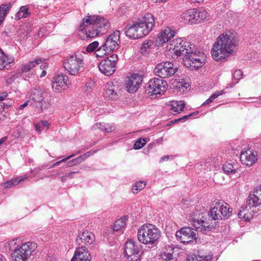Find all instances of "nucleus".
Wrapping results in <instances>:
<instances>
[{
  "label": "nucleus",
  "instance_id": "f257e3e1",
  "mask_svg": "<svg viewBox=\"0 0 261 261\" xmlns=\"http://www.w3.org/2000/svg\"><path fill=\"white\" fill-rule=\"evenodd\" d=\"M189 219L196 230L190 227H185L176 231L175 234L177 240L184 244L190 243L194 241L196 242L197 231L206 234L214 228L213 225L211 223V220L202 213L191 215Z\"/></svg>",
  "mask_w": 261,
  "mask_h": 261
},
{
  "label": "nucleus",
  "instance_id": "f03ea898",
  "mask_svg": "<svg viewBox=\"0 0 261 261\" xmlns=\"http://www.w3.org/2000/svg\"><path fill=\"white\" fill-rule=\"evenodd\" d=\"M110 27L108 19L99 15H90L83 19L78 35L82 40H88L107 33Z\"/></svg>",
  "mask_w": 261,
  "mask_h": 261
},
{
  "label": "nucleus",
  "instance_id": "7ed1b4c3",
  "mask_svg": "<svg viewBox=\"0 0 261 261\" xmlns=\"http://www.w3.org/2000/svg\"><path fill=\"white\" fill-rule=\"evenodd\" d=\"M237 47L236 37L229 33L221 34L213 45L211 54L216 61H221L232 55Z\"/></svg>",
  "mask_w": 261,
  "mask_h": 261
},
{
  "label": "nucleus",
  "instance_id": "20e7f679",
  "mask_svg": "<svg viewBox=\"0 0 261 261\" xmlns=\"http://www.w3.org/2000/svg\"><path fill=\"white\" fill-rule=\"evenodd\" d=\"M5 247L12 252L14 261H25L37 248L36 243L28 242L22 243L19 240H12L5 244Z\"/></svg>",
  "mask_w": 261,
  "mask_h": 261
},
{
  "label": "nucleus",
  "instance_id": "39448f33",
  "mask_svg": "<svg viewBox=\"0 0 261 261\" xmlns=\"http://www.w3.org/2000/svg\"><path fill=\"white\" fill-rule=\"evenodd\" d=\"M5 247L12 252L14 261H25L37 248L36 243L28 242L22 243L19 240H12L5 244Z\"/></svg>",
  "mask_w": 261,
  "mask_h": 261
},
{
  "label": "nucleus",
  "instance_id": "423d86ee",
  "mask_svg": "<svg viewBox=\"0 0 261 261\" xmlns=\"http://www.w3.org/2000/svg\"><path fill=\"white\" fill-rule=\"evenodd\" d=\"M5 247L12 252L14 261H25L37 248L36 243L28 242L22 243L19 240H12L5 244Z\"/></svg>",
  "mask_w": 261,
  "mask_h": 261
},
{
  "label": "nucleus",
  "instance_id": "0eeeda50",
  "mask_svg": "<svg viewBox=\"0 0 261 261\" xmlns=\"http://www.w3.org/2000/svg\"><path fill=\"white\" fill-rule=\"evenodd\" d=\"M154 25L153 16L151 14H145L142 19H138L132 25V39H139L148 35Z\"/></svg>",
  "mask_w": 261,
  "mask_h": 261
},
{
  "label": "nucleus",
  "instance_id": "6e6552de",
  "mask_svg": "<svg viewBox=\"0 0 261 261\" xmlns=\"http://www.w3.org/2000/svg\"><path fill=\"white\" fill-rule=\"evenodd\" d=\"M160 230L152 224L143 225L138 230L139 241L144 244L155 243L161 236Z\"/></svg>",
  "mask_w": 261,
  "mask_h": 261
},
{
  "label": "nucleus",
  "instance_id": "1a4fd4ad",
  "mask_svg": "<svg viewBox=\"0 0 261 261\" xmlns=\"http://www.w3.org/2000/svg\"><path fill=\"white\" fill-rule=\"evenodd\" d=\"M84 65L82 56L75 54L67 57L64 62V67L67 72L74 76L83 71Z\"/></svg>",
  "mask_w": 261,
  "mask_h": 261
},
{
  "label": "nucleus",
  "instance_id": "9d476101",
  "mask_svg": "<svg viewBox=\"0 0 261 261\" xmlns=\"http://www.w3.org/2000/svg\"><path fill=\"white\" fill-rule=\"evenodd\" d=\"M167 82L160 78H153L147 84L146 92L151 98H155L164 94L167 88Z\"/></svg>",
  "mask_w": 261,
  "mask_h": 261
},
{
  "label": "nucleus",
  "instance_id": "9b49d317",
  "mask_svg": "<svg viewBox=\"0 0 261 261\" xmlns=\"http://www.w3.org/2000/svg\"><path fill=\"white\" fill-rule=\"evenodd\" d=\"M194 45L191 48L185 57H183V62L185 66L191 70L197 69L201 67L204 61L205 57L202 53L195 50Z\"/></svg>",
  "mask_w": 261,
  "mask_h": 261
},
{
  "label": "nucleus",
  "instance_id": "f8f14e48",
  "mask_svg": "<svg viewBox=\"0 0 261 261\" xmlns=\"http://www.w3.org/2000/svg\"><path fill=\"white\" fill-rule=\"evenodd\" d=\"M193 45L189 42L182 40L181 38H177L173 39L170 42L169 45L167 46V49L177 57L180 56L185 57L186 54H188L191 50Z\"/></svg>",
  "mask_w": 261,
  "mask_h": 261
},
{
  "label": "nucleus",
  "instance_id": "ddd939ff",
  "mask_svg": "<svg viewBox=\"0 0 261 261\" xmlns=\"http://www.w3.org/2000/svg\"><path fill=\"white\" fill-rule=\"evenodd\" d=\"M231 212L229 205L224 202H218L210 211L208 216L212 220L226 219L230 217Z\"/></svg>",
  "mask_w": 261,
  "mask_h": 261
},
{
  "label": "nucleus",
  "instance_id": "4468645a",
  "mask_svg": "<svg viewBox=\"0 0 261 261\" xmlns=\"http://www.w3.org/2000/svg\"><path fill=\"white\" fill-rule=\"evenodd\" d=\"M177 70V66L171 62H163L157 64L154 72L162 79L168 78L173 75Z\"/></svg>",
  "mask_w": 261,
  "mask_h": 261
},
{
  "label": "nucleus",
  "instance_id": "2eb2a0df",
  "mask_svg": "<svg viewBox=\"0 0 261 261\" xmlns=\"http://www.w3.org/2000/svg\"><path fill=\"white\" fill-rule=\"evenodd\" d=\"M118 57L116 54H113L102 60L98 65L100 71L106 76L113 74L116 70V63Z\"/></svg>",
  "mask_w": 261,
  "mask_h": 261
},
{
  "label": "nucleus",
  "instance_id": "dca6fc26",
  "mask_svg": "<svg viewBox=\"0 0 261 261\" xmlns=\"http://www.w3.org/2000/svg\"><path fill=\"white\" fill-rule=\"evenodd\" d=\"M120 90L118 82L115 80L111 81L106 84L103 96L109 100L117 101L120 98Z\"/></svg>",
  "mask_w": 261,
  "mask_h": 261
},
{
  "label": "nucleus",
  "instance_id": "f3484780",
  "mask_svg": "<svg viewBox=\"0 0 261 261\" xmlns=\"http://www.w3.org/2000/svg\"><path fill=\"white\" fill-rule=\"evenodd\" d=\"M54 80L52 88L55 92H59L69 87L70 84L67 82L68 77L67 75L58 74L54 77Z\"/></svg>",
  "mask_w": 261,
  "mask_h": 261
},
{
  "label": "nucleus",
  "instance_id": "a211bd4d",
  "mask_svg": "<svg viewBox=\"0 0 261 261\" xmlns=\"http://www.w3.org/2000/svg\"><path fill=\"white\" fill-rule=\"evenodd\" d=\"M119 42V32L118 31L115 32L113 34L109 35L106 39L103 44V47L108 50H114L118 48V42Z\"/></svg>",
  "mask_w": 261,
  "mask_h": 261
},
{
  "label": "nucleus",
  "instance_id": "6ab92c4d",
  "mask_svg": "<svg viewBox=\"0 0 261 261\" xmlns=\"http://www.w3.org/2000/svg\"><path fill=\"white\" fill-rule=\"evenodd\" d=\"M91 256L87 249L82 245L76 248L71 261H91Z\"/></svg>",
  "mask_w": 261,
  "mask_h": 261
},
{
  "label": "nucleus",
  "instance_id": "aec40b11",
  "mask_svg": "<svg viewBox=\"0 0 261 261\" xmlns=\"http://www.w3.org/2000/svg\"><path fill=\"white\" fill-rule=\"evenodd\" d=\"M240 161L242 164L250 167L257 162V155L251 150H247L241 153Z\"/></svg>",
  "mask_w": 261,
  "mask_h": 261
},
{
  "label": "nucleus",
  "instance_id": "412c9836",
  "mask_svg": "<svg viewBox=\"0 0 261 261\" xmlns=\"http://www.w3.org/2000/svg\"><path fill=\"white\" fill-rule=\"evenodd\" d=\"M175 32L170 28H167L165 29L158 35L155 40V45L158 46L162 45L173 38Z\"/></svg>",
  "mask_w": 261,
  "mask_h": 261
},
{
  "label": "nucleus",
  "instance_id": "4be33fe9",
  "mask_svg": "<svg viewBox=\"0 0 261 261\" xmlns=\"http://www.w3.org/2000/svg\"><path fill=\"white\" fill-rule=\"evenodd\" d=\"M94 234L89 231H84L81 234H78L76 238V244L79 246H82V243H84L86 245H91L95 241Z\"/></svg>",
  "mask_w": 261,
  "mask_h": 261
},
{
  "label": "nucleus",
  "instance_id": "5701e85b",
  "mask_svg": "<svg viewBox=\"0 0 261 261\" xmlns=\"http://www.w3.org/2000/svg\"><path fill=\"white\" fill-rule=\"evenodd\" d=\"M247 204L250 206H257L261 204V186H258L251 194L247 199Z\"/></svg>",
  "mask_w": 261,
  "mask_h": 261
},
{
  "label": "nucleus",
  "instance_id": "b1692460",
  "mask_svg": "<svg viewBox=\"0 0 261 261\" xmlns=\"http://www.w3.org/2000/svg\"><path fill=\"white\" fill-rule=\"evenodd\" d=\"M48 93L40 88L34 89L32 90L30 98L35 102H42L44 99L47 98Z\"/></svg>",
  "mask_w": 261,
  "mask_h": 261
},
{
  "label": "nucleus",
  "instance_id": "393cba45",
  "mask_svg": "<svg viewBox=\"0 0 261 261\" xmlns=\"http://www.w3.org/2000/svg\"><path fill=\"white\" fill-rule=\"evenodd\" d=\"M143 76V73L142 71L132 74V93L137 92L141 87Z\"/></svg>",
  "mask_w": 261,
  "mask_h": 261
},
{
  "label": "nucleus",
  "instance_id": "a878e982",
  "mask_svg": "<svg viewBox=\"0 0 261 261\" xmlns=\"http://www.w3.org/2000/svg\"><path fill=\"white\" fill-rule=\"evenodd\" d=\"M196 9H190L183 12L181 17L186 23H194L197 22V18H196Z\"/></svg>",
  "mask_w": 261,
  "mask_h": 261
},
{
  "label": "nucleus",
  "instance_id": "bb28decb",
  "mask_svg": "<svg viewBox=\"0 0 261 261\" xmlns=\"http://www.w3.org/2000/svg\"><path fill=\"white\" fill-rule=\"evenodd\" d=\"M255 206H250L247 203L245 205H243L241 207L238 213L239 218L240 219H243L245 221H249L253 216L251 208Z\"/></svg>",
  "mask_w": 261,
  "mask_h": 261
},
{
  "label": "nucleus",
  "instance_id": "cd10ccee",
  "mask_svg": "<svg viewBox=\"0 0 261 261\" xmlns=\"http://www.w3.org/2000/svg\"><path fill=\"white\" fill-rule=\"evenodd\" d=\"M132 261H140V256L142 254V245L132 240Z\"/></svg>",
  "mask_w": 261,
  "mask_h": 261
},
{
  "label": "nucleus",
  "instance_id": "c85d7f7f",
  "mask_svg": "<svg viewBox=\"0 0 261 261\" xmlns=\"http://www.w3.org/2000/svg\"><path fill=\"white\" fill-rule=\"evenodd\" d=\"M14 61L13 57L6 55L4 51L0 49V69H4L7 65L13 63Z\"/></svg>",
  "mask_w": 261,
  "mask_h": 261
},
{
  "label": "nucleus",
  "instance_id": "c756f323",
  "mask_svg": "<svg viewBox=\"0 0 261 261\" xmlns=\"http://www.w3.org/2000/svg\"><path fill=\"white\" fill-rule=\"evenodd\" d=\"M41 58L36 59L33 61H31L27 63L23 64L21 67V71L22 72H28L35 68L37 65L42 62Z\"/></svg>",
  "mask_w": 261,
  "mask_h": 261
},
{
  "label": "nucleus",
  "instance_id": "7c9ffc66",
  "mask_svg": "<svg viewBox=\"0 0 261 261\" xmlns=\"http://www.w3.org/2000/svg\"><path fill=\"white\" fill-rule=\"evenodd\" d=\"M154 46V41L152 40H145L142 44L139 52L142 55L148 54L150 50L153 48Z\"/></svg>",
  "mask_w": 261,
  "mask_h": 261
},
{
  "label": "nucleus",
  "instance_id": "2f4dec72",
  "mask_svg": "<svg viewBox=\"0 0 261 261\" xmlns=\"http://www.w3.org/2000/svg\"><path fill=\"white\" fill-rule=\"evenodd\" d=\"M239 169V165L235 161L231 163H227L223 166V171L228 174H234Z\"/></svg>",
  "mask_w": 261,
  "mask_h": 261
},
{
  "label": "nucleus",
  "instance_id": "473e14b6",
  "mask_svg": "<svg viewBox=\"0 0 261 261\" xmlns=\"http://www.w3.org/2000/svg\"><path fill=\"white\" fill-rule=\"evenodd\" d=\"M174 250L173 247L170 246L166 247L161 253L162 258L165 260H170L174 259L175 255Z\"/></svg>",
  "mask_w": 261,
  "mask_h": 261
},
{
  "label": "nucleus",
  "instance_id": "72a5a7b5",
  "mask_svg": "<svg viewBox=\"0 0 261 261\" xmlns=\"http://www.w3.org/2000/svg\"><path fill=\"white\" fill-rule=\"evenodd\" d=\"M128 216H123L120 219L116 220L113 225L114 231H119L126 226V222L128 220Z\"/></svg>",
  "mask_w": 261,
  "mask_h": 261
},
{
  "label": "nucleus",
  "instance_id": "f704fd0d",
  "mask_svg": "<svg viewBox=\"0 0 261 261\" xmlns=\"http://www.w3.org/2000/svg\"><path fill=\"white\" fill-rule=\"evenodd\" d=\"M171 113L175 112L179 113L183 111L185 107V103L183 101H172L171 102Z\"/></svg>",
  "mask_w": 261,
  "mask_h": 261
},
{
  "label": "nucleus",
  "instance_id": "c9c22d12",
  "mask_svg": "<svg viewBox=\"0 0 261 261\" xmlns=\"http://www.w3.org/2000/svg\"><path fill=\"white\" fill-rule=\"evenodd\" d=\"M10 4H3L0 6V25L4 21L7 13L10 10Z\"/></svg>",
  "mask_w": 261,
  "mask_h": 261
},
{
  "label": "nucleus",
  "instance_id": "e433bc0d",
  "mask_svg": "<svg viewBox=\"0 0 261 261\" xmlns=\"http://www.w3.org/2000/svg\"><path fill=\"white\" fill-rule=\"evenodd\" d=\"M29 14L28 7L26 6H21L18 12L15 15V19L19 20L21 18H25Z\"/></svg>",
  "mask_w": 261,
  "mask_h": 261
},
{
  "label": "nucleus",
  "instance_id": "4c0bfd02",
  "mask_svg": "<svg viewBox=\"0 0 261 261\" xmlns=\"http://www.w3.org/2000/svg\"><path fill=\"white\" fill-rule=\"evenodd\" d=\"M196 18L197 21L200 22L202 20L208 19L210 15L205 10H201L197 11L196 10Z\"/></svg>",
  "mask_w": 261,
  "mask_h": 261
},
{
  "label": "nucleus",
  "instance_id": "58836bf2",
  "mask_svg": "<svg viewBox=\"0 0 261 261\" xmlns=\"http://www.w3.org/2000/svg\"><path fill=\"white\" fill-rule=\"evenodd\" d=\"M39 103L40 104V108L42 111L48 109L52 105L50 96L48 95L47 98L44 99L42 102H39Z\"/></svg>",
  "mask_w": 261,
  "mask_h": 261
},
{
  "label": "nucleus",
  "instance_id": "ea45409f",
  "mask_svg": "<svg viewBox=\"0 0 261 261\" xmlns=\"http://www.w3.org/2000/svg\"><path fill=\"white\" fill-rule=\"evenodd\" d=\"M197 255L200 261H211L213 255L207 254L202 250L197 251Z\"/></svg>",
  "mask_w": 261,
  "mask_h": 261
},
{
  "label": "nucleus",
  "instance_id": "a19ab883",
  "mask_svg": "<svg viewBox=\"0 0 261 261\" xmlns=\"http://www.w3.org/2000/svg\"><path fill=\"white\" fill-rule=\"evenodd\" d=\"M223 93H224L223 90L216 91L214 94H213L209 98H208L205 102H204L202 106H205L211 103L215 99L217 98L219 96L223 94Z\"/></svg>",
  "mask_w": 261,
  "mask_h": 261
},
{
  "label": "nucleus",
  "instance_id": "79ce46f5",
  "mask_svg": "<svg viewBox=\"0 0 261 261\" xmlns=\"http://www.w3.org/2000/svg\"><path fill=\"white\" fill-rule=\"evenodd\" d=\"M146 185V183L144 181H138L136 183L135 186L132 188V191L134 193H137L138 191L143 189Z\"/></svg>",
  "mask_w": 261,
  "mask_h": 261
},
{
  "label": "nucleus",
  "instance_id": "37998d69",
  "mask_svg": "<svg viewBox=\"0 0 261 261\" xmlns=\"http://www.w3.org/2000/svg\"><path fill=\"white\" fill-rule=\"evenodd\" d=\"M103 47V44L99 47H98L95 50L94 54L96 57H102L109 52L108 50H106V48Z\"/></svg>",
  "mask_w": 261,
  "mask_h": 261
},
{
  "label": "nucleus",
  "instance_id": "c03bdc74",
  "mask_svg": "<svg viewBox=\"0 0 261 261\" xmlns=\"http://www.w3.org/2000/svg\"><path fill=\"white\" fill-rule=\"evenodd\" d=\"M23 178L18 180L17 179H13L7 181L3 184V186L5 188H9L14 186L17 185L20 182L22 181Z\"/></svg>",
  "mask_w": 261,
  "mask_h": 261
},
{
  "label": "nucleus",
  "instance_id": "a18cd8bd",
  "mask_svg": "<svg viewBox=\"0 0 261 261\" xmlns=\"http://www.w3.org/2000/svg\"><path fill=\"white\" fill-rule=\"evenodd\" d=\"M146 141L144 139L140 138L134 143V148L135 149H140L145 146Z\"/></svg>",
  "mask_w": 261,
  "mask_h": 261
},
{
  "label": "nucleus",
  "instance_id": "49530a36",
  "mask_svg": "<svg viewBox=\"0 0 261 261\" xmlns=\"http://www.w3.org/2000/svg\"><path fill=\"white\" fill-rule=\"evenodd\" d=\"M99 45V42L97 41H93L90 43L86 47V51L88 53H91L97 48Z\"/></svg>",
  "mask_w": 261,
  "mask_h": 261
},
{
  "label": "nucleus",
  "instance_id": "de8ad7c7",
  "mask_svg": "<svg viewBox=\"0 0 261 261\" xmlns=\"http://www.w3.org/2000/svg\"><path fill=\"white\" fill-rule=\"evenodd\" d=\"M124 85L125 90L128 93H130V75H127L125 77Z\"/></svg>",
  "mask_w": 261,
  "mask_h": 261
},
{
  "label": "nucleus",
  "instance_id": "09e8293b",
  "mask_svg": "<svg viewBox=\"0 0 261 261\" xmlns=\"http://www.w3.org/2000/svg\"><path fill=\"white\" fill-rule=\"evenodd\" d=\"M129 243H130V240H127V241H126V242L125 243V248H124V254L125 257L127 259H128L129 257V255H128V252H129L130 251V248H128L127 246V245Z\"/></svg>",
  "mask_w": 261,
  "mask_h": 261
},
{
  "label": "nucleus",
  "instance_id": "8fccbe9b",
  "mask_svg": "<svg viewBox=\"0 0 261 261\" xmlns=\"http://www.w3.org/2000/svg\"><path fill=\"white\" fill-rule=\"evenodd\" d=\"M187 260L188 261H200L198 258V255H197V252L195 253H193L192 254L189 255Z\"/></svg>",
  "mask_w": 261,
  "mask_h": 261
},
{
  "label": "nucleus",
  "instance_id": "3c124183",
  "mask_svg": "<svg viewBox=\"0 0 261 261\" xmlns=\"http://www.w3.org/2000/svg\"><path fill=\"white\" fill-rule=\"evenodd\" d=\"M242 72L241 70H238L234 71L233 73V77L237 80H239L242 78Z\"/></svg>",
  "mask_w": 261,
  "mask_h": 261
},
{
  "label": "nucleus",
  "instance_id": "603ef678",
  "mask_svg": "<svg viewBox=\"0 0 261 261\" xmlns=\"http://www.w3.org/2000/svg\"><path fill=\"white\" fill-rule=\"evenodd\" d=\"M197 114V113H191V114L189 115H185L181 118H179V121H186L187 120H188L189 118L193 116H195Z\"/></svg>",
  "mask_w": 261,
  "mask_h": 261
},
{
  "label": "nucleus",
  "instance_id": "864d4df0",
  "mask_svg": "<svg viewBox=\"0 0 261 261\" xmlns=\"http://www.w3.org/2000/svg\"><path fill=\"white\" fill-rule=\"evenodd\" d=\"M94 87V83L93 81H89L86 84V90L92 89Z\"/></svg>",
  "mask_w": 261,
  "mask_h": 261
},
{
  "label": "nucleus",
  "instance_id": "5fc2aeb1",
  "mask_svg": "<svg viewBox=\"0 0 261 261\" xmlns=\"http://www.w3.org/2000/svg\"><path fill=\"white\" fill-rule=\"evenodd\" d=\"M130 25L128 24H127L124 29V32L126 36H127L128 38H130Z\"/></svg>",
  "mask_w": 261,
  "mask_h": 261
},
{
  "label": "nucleus",
  "instance_id": "6e6d98bb",
  "mask_svg": "<svg viewBox=\"0 0 261 261\" xmlns=\"http://www.w3.org/2000/svg\"><path fill=\"white\" fill-rule=\"evenodd\" d=\"M95 152H96V151H88L85 153V154L81 155V157L82 159L85 161L86 159H87L91 155H93Z\"/></svg>",
  "mask_w": 261,
  "mask_h": 261
},
{
  "label": "nucleus",
  "instance_id": "4d7b16f0",
  "mask_svg": "<svg viewBox=\"0 0 261 261\" xmlns=\"http://www.w3.org/2000/svg\"><path fill=\"white\" fill-rule=\"evenodd\" d=\"M75 155L74 154H72L71 155H69L68 156H67V158H65V159H63L59 161H58L56 163H55L53 166H58L60 164V163H61L62 162H65L66 161H67V160L70 159L71 158L74 156Z\"/></svg>",
  "mask_w": 261,
  "mask_h": 261
},
{
  "label": "nucleus",
  "instance_id": "13d9d810",
  "mask_svg": "<svg viewBox=\"0 0 261 261\" xmlns=\"http://www.w3.org/2000/svg\"><path fill=\"white\" fill-rule=\"evenodd\" d=\"M84 160L82 159L81 155L79 156V157L73 159V162H74V165H77L83 162Z\"/></svg>",
  "mask_w": 261,
  "mask_h": 261
},
{
  "label": "nucleus",
  "instance_id": "bf43d9fd",
  "mask_svg": "<svg viewBox=\"0 0 261 261\" xmlns=\"http://www.w3.org/2000/svg\"><path fill=\"white\" fill-rule=\"evenodd\" d=\"M105 130L107 133L113 132L115 130V126L113 125H108L105 128Z\"/></svg>",
  "mask_w": 261,
  "mask_h": 261
},
{
  "label": "nucleus",
  "instance_id": "052dcab7",
  "mask_svg": "<svg viewBox=\"0 0 261 261\" xmlns=\"http://www.w3.org/2000/svg\"><path fill=\"white\" fill-rule=\"evenodd\" d=\"M41 123L43 127H46L47 128H48L50 126V124L48 123L47 121L46 120L41 121Z\"/></svg>",
  "mask_w": 261,
  "mask_h": 261
},
{
  "label": "nucleus",
  "instance_id": "680f3d73",
  "mask_svg": "<svg viewBox=\"0 0 261 261\" xmlns=\"http://www.w3.org/2000/svg\"><path fill=\"white\" fill-rule=\"evenodd\" d=\"M29 105V101L27 100L23 104L20 105L19 107V110H23L25 107H26Z\"/></svg>",
  "mask_w": 261,
  "mask_h": 261
},
{
  "label": "nucleus",
  "instance_id": "e2e57ef3",
  "mask_svg": "<svg viewBox=\"0 0 261 261\" xmlns=\"http://www.w3.org/2000/svg\"><path fill=\"white\" fill-rule=\"evenodd\" d=\"M169 156L168 155L163 156L160 159V163H161L164 161H167L169 160Z\"/></svg>",
  "mask_w": 261,
  "mask_h": 261
},
{
  "label": "nucleus",
  "instance_id": "0e129e2a",
  "mask_svg": "<svg viewBox=\"0 0 261 261\" xmlns=\"http://www.w3.org/2000/svg\"><path fill=\"white\" fill-rule=\"evenodd\" d=\"M35 129L36 131H37L38 132H41L40 125H39L38 124H36L35 125Z\"/></svg>",
  "mask_w": 261,
  "mask_h": 261
},
{
  "label": "nucleus",
  "instance_id": "69168bd1",
  "mask_svg": "<svg viewBox=\"0 0 261 261\" xmlns=\"http://www.w3.org/2000/svg\"><path fill=\"white\" fill-rule=\"evenodd\" d=\"M7 94L6 93H3L1 94H0V101H2L4 100L5 97L7 96Z\"/></svg>",
  "mask_w": 261,
  "mask_h": 261
},
{
  "label": "nucleus",
  "instance_id": "338daca9",
  "mask_svg": "<svg viewBox=\"0 0 261 261\" xmlns=\"http://www.w3.org/2000/svg\"><path fill=\"white\" fill-rule=\"evenodd\" d=\"M67 166H69V167H71V166H74V162H73V159L72 160H70L69 161H68L67 163Z\"/></svg>",
  "mask_w": 261,
  "mask_h": 261
},
{
  "label": "nucleus",
  "instance_id": "774afa93",
  "mask_svg": "<svg viewBox=\"0 0 261 261\" xmlns=\"http://www.w3.org/2000/svg\"><path fill=\"white\" fill-rule=\"evenodd\" d=\"M0 261H7V259L5 256L0 255Z\"/></svg>",
  "mask_w": 261,
  "mask_h": 261
}]
</instances>
